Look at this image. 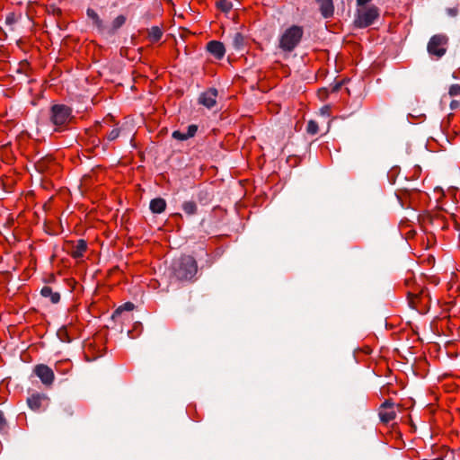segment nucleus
I'll use <instances>...</instances> for the list:
<instances>
[{"label":"nucleus","mask_w":460,"mask_h":460,"mask_svg":"<svg viewBox=\"0 0 460 460\" xmlns=\"http://www.w3.org/2000/svg\"><path fill=\"white\" fill-rule=\"evenodd\" d=\"M172 270L178 279L189 280L196 275L198 266L193 257L184 255L173 261Z\"/></svg>","instance_id":"obj_1"},{"label":"nucleus","mask_w":460,"mask_h":460,"mask_svg":"<svg viewBox=\"0 0 460 460\" xmlns=\"http://www.w3.org/2000/svg\"><path fill=\"white\" fill-rule=\"evenodd\" d=\"M303 37V29L293 25L287 29L279 39V48L285 52L295 49Z\"/></svg>","instance_id":"obj_2"},{"label":"nucleus","mask_w":460,"mask_h":460,"mask_svg":"<svg viewBox=\"0 0 460 460\" xmlns=\"http://www.w3.org/2000/svg\"><path fill=\"white\" fill-rule=\"evenodd\" d=\"M72 118V110L64 104H55L50 109L49 119L57 128L67 125Z\"/></svg>","instance_id":"obj_3"},{"label":"nucleus","mask_w":460,"mask_h":460,"mask_svg":"<svg viewBox=\"0 0 460 460\" xmlns=\"http://www.w3.org/2000/svg\"><path fill=\"white\" fill-rule=\"evenodd\" d=\"M378 16L379 12L376 6H364L358 10L355 24L359 28H366L371 25Z\"/></svg>","instance_id":"obj_4"},{"label":"nucleus","mask_w":460,"mask_h":460,"mask_svg":"<svg viewBox=\"0 0 460 460\" xmlns=\"http://www.w3.org/2000/svg\"><path fill=\"white\" fill-rule=\"evenodd\" d=\"M448 39L446 35L437 34L431 37L428 43V52L431 56L439 58L447 51Z\"/></svg>","instance_id":"obj_5"},{"label":"nucleus","mask_w":460,"mask_h":460,"mask_svg":"<svg viewBox=\"0 0 460 460\" xmlns=\"http://www.w3.org/2000/svg\"><path fill=\"white\" fill-rule=\"evenodd\" d=\"M32 373L40 380L46 387H50L55 382L54 369L46 364H37L33 367Z\"/></svg>","instance_id":"obj_6"},{"label":"nucleus","mask_w":460,"mask_h":460,"mask_svg":"<svg viewBox=\"0 0 460 460\" xmlns=\"http://www.w3.org/2000/svg\"><path fill=\"white\" fill-rule=\"evenodd\" d=\"M402 404H396L399 408ZM395 404H380L378 414L380 420L384 423H389L396 417V411L394 409Z\"/></svg>","instance_id":"obj_7"},{"label":"nucleus","mask_w":460,"mask_h":460,"mask_svg":"<svg viewBox=\"0 0 460 460\" xmlns=\"http://www.w3.org/2000/svg\"><path fill=\"white\" fill-rule=\"evenodd\" d=\"M217 91L215 88H210L204 92L199 99L200 104L211 109L217 103Z\"/></svg>","instance_id":"obj_8"},{"label":"nucleus","mask_w":460,"mask_h":460,"mask_svg":"<svg viewBox=\"0 0 460 460\" xmlns=\"http://www.w3.org/2000/svg\"><path fill=\"white\" fill-rule=\"evenodd\" d=\"M208 51L213 55L216 58L221 59L225 56L226 49L222 42L212 40L207 45Z\"/></svg>","instance_id":"obj_9"},{"label":"nucleus","mask_w":460,"mask_h":460,"mask_svg":"<svg viewBox=\"0 0 460 460\" xmlns=\"http://www.w3.org/2000/svg\"><path fill=\"white\" fill-rule=\"evenodd\" d=\"M319 4L320 12L324 18H331L334 14L333 0H316Z\"/></svg>","instance_id":"obj_10"},{"label":"nucleus","mask_w":460,"mask_h":460,"mask_svg":"<svg viewBox=\"0 0 460 460\" xmlns=\"http://www.w3.org/2000/svg\"><path fill=\"white\" fill-rule=\"evenodd\" d=\"M448 95L454 100L450 102V109L456 110L460 107V84H454L448 89Z\"/></svg>","instance_id":"obj_11"},{"label":"nucleus","mask_w":460,"mask_h":460,"mask_svg":"<svg viewBox=\"0 0 460 460\" xmlns=\"http://www.w3.org/2000/svg\"><path fill=\"white\" fill-rule=\"evenodd\" d=\"M87 249V243L84 240H78L73 246L70 252L74 259H82Z\"/></svg>","instance_id":"obj_12"},{"label":"nucleus","mask_w":460,"mask_h":460,"mask_svg":"<svg viewBox=\"0 0 460 460\" xmlns=\"http://www.w3.org/2000/svg\"><path fill=\"white\" fill-rule=\"evenodd\" d=\"M86 14L89 19L92 20L93 24L96 27L99 31H102L104 30V24L102 20L100 18L98 13L92 8H88L86 11Z\"/></svg>","instance_id":"obj_13"},{"label":"nucleus","mask_w":460,"mask_h":460,"mask_svg":"<svg viewBox=\"0 0 460 460\" xmlns=\"http://www.w3.org/2000/svg\"><path fill=\"white\" fill-rule=\"evenodd\" d=\"M166 202L162 198H156L151 200L150 209L153 213L160 214L165 210Z\"/></svg>","instance_id":"obj_14"},{"label":"nucleus","mask_w":460,"mask_h":460,"mask_svg":"<svg viewBox=\"0 0 460 460\" xmlns=\"http://www.w3.org/2000/svg\"><path fill=\"white\" fill-rule=\"evenodd\" d=\"M163 34L162 29L158 26H153L147 30V39L151 43L159 41Z\"/></svg>","instance_id":"obj_15"},{"label":"nucleus","mask_w":460,"mask_h":460,"mask_svg":"<svg viewBox=\"0 0 460 460\" xmlns=\"http://www.w3.org/2000/svg\"><path fill=\"white\" fill-rule=\"evenodd\" d=\"M40 294L42 296L49 298L53 304H57L60 300L59 293L54 292L52 288L48 286H45L41 288Z\"/></svg>","instance_id":"obj_16"},{"label":"nucleus","mask_w":460,"mask_h":460,"mask_svg":"<svg viewBox=\"0 0 460 460\" xmlns=\"http://www.w3.org/2000/svg\"><path fill=\"white\" fill-rule=\"evenodd\" d=\"M72 368L71 363L69 361H59L55 364V370L58 373L66 374Z\"/></svg>","instance_id":"obj_17"},{"label":"nucleus","mask_w":460,"mask_h":460,"mask_svg":"<svg viewBox=\"0 0 460 460\" xmlns=\"http://www.w3.org/2000/svg\"><path fill=\"white\" fill-rule=\"evenodd\" d=\"M21 18V14L17 15L14 13H10L5 18V24L9 27L10 31L14 30V24Z\"/></svg>","instance_id":"obj_18"},{"label":"nucleus","mask_w":460,"mask_h":460,"mask_svg":"<svg viewBox=\"0 0 460 460\" xmlns=\"http://www.w3.org/2000/svg\"><path fill=\"white\" fill-rule=\"evenodd\" d=\"M243 36L240 32H234L232 36V45L234 49H239L243 45Z\"/></svg>","instance_id":"obj_19"},{"label":"nucleus","mask_w":460,"mask_h":460,"mask_svg":"<svg viewBox=\"0 0 460 460\" xmlns=\"http://www.w3.org/2000/svg\"><path fill=\"white\" fill-rule=\"evenodd\" d=\"M182 209L187 215H194L197 212V205L194 201H185Z\"/></svg>","instance_id":"obj_20"},{"label":"nucleus","mask_w":460,"mask_h":460,"mask_svg":"<svg viewBox=\"0 0 460 460\" xmlns=\"http://www.w3.org/2000/svg\"><path fill=\"white\" fill-rule=\"evenodd\" d=\"M126 22V17L124 15L117 16L112 22V31L119 29Z\"/></svg>","instance_id":"obj_21"},{"label":"nucleus","mask_w":460,"mask_h":460,"mask_svg":"<svg viewBox=\"0 0 460 460\" xmlns=\"http://www.w3.org/2000/svg\"><path fill=\"white\" fill-rule=\"evenodd\" d=\"M306 131L310 135H315L318 133V124L314 120H309L306 127Z\"/></svg>","instance_id":"obj_22"},{"label":"nucleus","mask_w":460,"mask_h":460,"mask_svg":"<svg viewBox=\"0 0 460 460\" xmlns=\"http://www.w3.org/2000/svg\"><path fill=\"white\" fill-rule=\"evenodd\" d=\"M134 309V304L131 303V302H127L125 303L124 305L119 306L116 311H115V314H120L121 312L123 311H132Z\"/></svg>","instance_id":"obj_23"},{"label":"nucleus","mask_w":460,"mask_h":460,"mask_svg":"<svg viewBox=\"0 0 460 460\" xmlns=\"http://www.w3.org/2000/svg\"><path fill=\"white\" fill-rule=\"evenodd\" d=\"M217 5L224 12H228L232 8L231 3L227 0H221Z\"/></svg>","instance_id":"obj_24"},{"label":"nucleus","mask_w":460,"mask_h":460,"mask_svg":"<svg viewBox=\"0 0 460 460\" xmlns=\"http://www.w3.org/2000/svg\"><path fill=\"white\" fill-rule=\"evenodd\" d=\"M119 132L120 130L118 128L111 129L107 136L108 139L111 141L115 140L119 136Z\"/></svg>","instance_id":"obj_25"},{"label":"nucleus","mask_w":460,"mask_h":460,"mask_svg":"<svg viewBox=\"0 0 460 460\" xmlns=\"http://www.w3.org/2000/svg\"><path fill=\"white\" fill-rule=\"evenodd\" d=\"M172 137H173V138L178 139V140H186L189 138L187 133H183L179 130L174 131L172 133Z\"/></svg>","instance_id":"obj_26"},{"label":"nucleus","mask_w":460,"mask_h":460,"mask_svg":"<svg viewBox=\"0 0 460 460\" xmlns=\"http://www.w3.org/2000/svg\"><path fill=\"white\" fill-rule=\"evenodd\" d=\"M320 114L322 116H324L326 118H329L331 116V106L330 105H324L320 109Z\"/></svg>","instance_id":"obj_27"},{"label":"nucleus","mask_w":460,"mask_h":460,"mask_svg":"<svg viewBox=\"0 0 460 460\" xmlns=\"http://www.w3.org/2000/svg\"><path fill=\"white\" fill-rule=\"evenodd\" d=\"M197 129H198L197 126H195V125H190V126L188 127V129H187L186 133H187L189 138L192 137L196 134Z\"/></svg>","instance_id":"obj_28"},{"label":"nucleus","mask_w":460,"mask_h":460,"mask_svg":"<svg viewBox=\"0 0 460 460\" xmlns=\"http://www.w3.org/2000/svg\"><path fill=\"white\" fill-rule=\"evenodd\" d=\"M6 420L4 417L3 412L0 411V430L3 429L5 427Z\"/></svg>","instance_id":"obj_29"},{"label":"nucleus","mask_w":460,"mask_h":460,"mask_svg":"<svg viewBox=\"0 0 460 460\" xmlns=\"http://www.w3.org/2000/svg\"><path fill=\"white\" fill-rule=\"evenodd\" d=\"M447 13L451 16L456 15L457 10L456 8H449L447 9Z\"/></svg>","instance_id":"obj_30"},{"label":"nucleus","mask_w":460,"mask_h":460,"mask_svg":"<svg viewBox=\"0 0 460 460\" xmlns=\"http://www.w3.org/2000/svg\"><path fill=\"white\" fill-rule=\"evenodd\" d=\"M371 0H357V4H358V5H365L366 4H367Z\"/></svg>","instance_id":"obj_31"},{"label":"nucleus","mask_w":460,"mask_h":460,"mask_svg":"<svg viewBox=\"0 0 460 460\" xmlns=\"http://www.w3.org/2000/svg\"><path fill=\"white\" fill-rule=\"evenodd\" d=\"M439 220H440V219H439V217H432V219H431V223H432L433 225H438H438H439V224H438V221H439Z\"/></svg>","instance_id":"obj_32"},{"label":"nucleus","mask_w":460,"mask_h":460,"mask_svg":"<svg viewBox=\"0 0 460 460\" xmlns=\"http://www.w3.org/2000/svg\"><path fill=\"white\" fill-rule=\"evenodd\" d=\"M31 410H38L40 406V404L35 403V404H29Z\"/></svg>","instance_id":"obj_33"},{"label":"nucleus","mask_w":460,"mask_h":460,"mask_svg":"<svg viewBox=\"0 0 460 460\" xmlns=\"http://www.w3.org/2000/svg\"><path fill=\"white\" fill-rule=\"evenodd\" d=\"M408 294H409V296H417V294H414L412 291H409Z\"/></svg>","instance_id":"obj_34"},{"label":"nucleus","mask_w":460,"mask_h":460,"mask_svg":"<svg viewBox=\"0 0 460 460\" xmlns=\"http://www.w3.org/2000/svg\"><path fill=\"white\" fill-rule=\"evenodd\" d=\"M441 227H442V228H446L447 226H446V225H445V224H443V225L441 226Z\"/></svg>","instance_id":"obj_35"}]
</instances>
